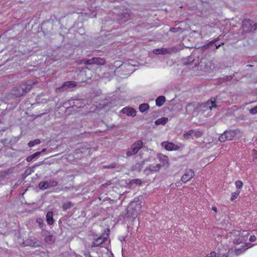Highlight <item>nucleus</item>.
<instances>
[{
	"label": "nucleus",
	"mask_w": 257,
	"mask_h": 257,
	"mask_svg": "<svg viewBox=\"0 0 257 257\" xmlns=\"http://www.w3.org/2000/svg\"><path fill=\"white\" fill-rule=\"evenodd\" d=\"M33 87V83L31 80H28L25 83L20 84L12 90V94L16 97H20L25 95L29 92Z\"/></svg>",
	"instance_id": "1"
},
{
	"label": "nucleus",
	"mask_w": 257,
	"mask_h": 257,
	"mask_svg": "<svg viewBox=\"0 0 257 257\" xmlns=\"http://www.w3.org/2000/svg\"><path fill=\"white\" fill-rule=\"evenodd\" d=\"M141 203L139 199L137 201L135 199L130 203L127 209L126 215L128 217L136 218L138 216L142 208Z\"/></svg>",
	"instance_id": "2"
},
{
	"label": "nucleus",
	"mask_w": 257,
	"mask_h": 257,
	"mask_svg": "<svg viewBox=\"0 0 257 257\" xmlns=\"http://www.w3.org/2000/svg\"><path fill=\"white\" fill-rule=\"evenodd\" d=\"M132 17V13L127 9L123 10L118 14L113 15V19L119 24H123Z\"/></svg>",
	"instance_id": "3"
},
{
	"label": "nucleus",
	"mask_w": 257,
	"mask_h": 257,
	"mask_svg": "<svg viewBox=\"0 0 257 257\" xmlns=\"http://www.w3.org/2000/svg\"><path fill=\"white\" fill-rule=\"evenodd\" d=\"M240 137V132L238 130L225 131L221 134L218 140L221 142H224L227 140H231L235 138Z\"/></svg>",
	"instance_id": "4"
},
{
	"label": "nucleus",
	"mask_w": 257,
	"mask_h": 257,
	"mask_svg": "<svg viewBox=\"0 0 257 257\" xmlns=\"http://www.w3.org/2000/svg\"><path fill=\"white\" fill-rule=\"evenodd\" d=\"M242 27L244 32H252L257 30V23L250 19H245L242 22Z\"/></svg>",
	"instance_id": "5"
},
{
	"label": "nucleus",
	"mask_w": 257,
	"mask_h": 257,
	"mask_svg": "<svg viewBox=\"0 0 257 257\" xmlns=\"http://www.w3.org/2000/svg\"><path fill=\"white\" fill-rule=\"evenodd\" d=\"M143 143L142 141L139 140L135 142L131 148H128L126 151V156L127 157L137 154L139 150L142 148Z\"/></svg>",
	"instance_id": "6"
},
{
	"label": "nucleus",
	"mask_w": 257,
	"mask_h": 257,
	"mask_svg": "<svg viewBox=\"0 0 257 257\" xmlns=\"http://www.w3.org/2000/svg\"><path fill=\"white\" fill-rule=\"evenodd\" d=\"M76 86V83L74 81H66L65 82L61 87L57 88L56 91L57 92H62L65 90H68L69 89L74 87Z\"/></svg>",
	"instance_id": "7"
},
{
	"label": "nucleus",
	"mask_w": 257,
	"mask_h": 257,
	"mask_svg": "<svg viewBox=\"0 0 257 257\" xmlns=\"http://www.w3.org/2000/svg\"><path fill=\"white\" fill-rule=\"evenodd\" d=\"M161 167V164H157L156 165H150L148 167H146L143 171L144 174L146 176H149L150 174L153 173L155 172L159 171Z\"/></svg>",
	"instance_id": "8"
},
{
	"label": "nucleus",
	"mask_w": 257,
	"mask_h": 257,
	"mask_svg": "<svg viewBox=\"0 0 257 257\" xmlns=\"http://www.w3.org/2000/svg\"><path fill=\"white\" fill-rule=\"evenodd\" d=\"M198 107L201 108H205L211 110L212 108H216L217 107V105L215 103V100H212V99L209 100L204 103H198Z\"/></svg>",
	"instance_id": "9"
},
{
	"label": "nucleus",
	"mask_w": 257,
	"mask_h": 257,
	"mask_svg": "<svg viewBox=\"0 0 257 257\" xmlns=\"http://www.w3.org/2000/svg\"><path fill=\"white\" fill-rule=\"evenodd\" d=\"M161 145L167 151H177L180 149V147L175 145L173 143L169 142H163Z\"/></svg>",
	"instance_id": "10"
},
{
	"label": "nucleus",
	"mask_w": 257,
	"mask_h": 257,
	"mask_svg": "<svg viewBox=\"0 0 257 257\" xmlns=\"http://www.w3.org/2000/svg\"><path fill=\"white\" fill-rule=\"evenodd\" d=\"M194 176V172L191 169H186L185 170L184 174L181 178V180L184 183H186L187 182L190 180Z\"/></svg>",
	"instance_id": "11"
},
{
	"label": "nucleus",
	"mask_w": 257,
	"mask_h": 257,
	"mask_svg": "<svg viewBox=\"0 0 257 257\" xmlns=\"http://www.w3.org/2000/svg\"><path fill=\"white\" fill-rule=\"evenodd\" d=\"M161 51L162 52V55L172 54L178 52L179 49L177 47L174 46L167 48H162Z\"/></svg>",
	"instance_id": "12"
},
{
	"label": "nucleus",
	"mask_w": 257,
	"mask_h": 257,
	"mask_svg": "<svg viewBox=\"0 0 257 257\" xmlns=\"http://www.w3.org/2000/svg\"><path fill=\"white\" fill-rule=\"evenodd\" d=\"M121 112L126 114L127 116H135L136 115L137 111L133 108L125 107L121 110Z\"/></svg>",
	"instance_id": "13"
},
{
	"label": "nucleus",
	"mask_w": 257,
	"mask_h": 257,
	"mask_svg": "<svg viewBox=\"0 0 257 257\" xmlns=\"http://www.w3.org/2000/svg\"><path fill=\"white\" fill-rule=\"evenodd\" d=\"M157 158L162 163V164H161V167L165 166L166 165L167 166H168L169 159L168 156L161 154H159L158 155Z\"/></svg>",
	"instance_id": "14"
},
{
	"label": "nucleus",
	"mask_w": 257,
	"mask_h": 257,
	"mask_svg": "<svg viewBox=\"0 0 257 257\" xmlns=\"http://www.w3.org/2000/svg\"><path fill=\"white\" fill-rule=\"evenodd\" d=\"M144 164L145 161H141L140 162L136 163L132 166L131 168L132 171H138L140 172L143 168Z\"/></svg>",
	"instance_id": "15"
},
{
	"label": "nucleus",
	"mask_w": 257,
	"mask_h": 257,
	"mask_svg": "<svg viewBox=\"0 0 257 257\" xmlns=\"http://www.w3.org/2000/svg\"><path fill=\"white\" fill-rule=\"evenodd\" d=\"M197 108V107H196L195 103L194 102L189 103L186 107V113L188 114H193Z\"/></svg>",
	"instance_id": "16"
},
{
	"label": "nucleus",
	"mask_w": 257,
	"mask_h": 257,
	"mask_svg": "<svg viewBox=\"0 0 257 257\" xmlns=\"http://www.w3.org/2000/svg\"><path fill=\"white\" fill-rule=\"evenodd\" d=\"M92 63L93 65L96 64L99 66H102L106 64V61L102 58L93 57L92 58Z\"/></svg>",
	"instance_id": "17"
},
{
	"label": "nucleus",
	"mask_w": 257,
	"mask_h": 257,
	"mask_svg": "<svg viewBox=\"0 0 257 257\" xmlns=\"http://www.w3.org/2000/svg\"><path fill=\"white\" fill-rule=\"evenodd\" d=\"M106 239V238H105L104 237H102V236L97 237L93 242L92 244H91V247H93L99 246L100 245H101L103 243H104L105 242Z\"/></svg>",
	"instance_id": "18"
},
{
	"label": "nucleus",
	"mask_w": 257,
	"mask_h": 257,
	"mask_svg": "<svg viewBox=\"0 0 257 257\" xmlns=\"http://www.w3.org/2000/svg\"><path fill=\"white\" fill-rule=\"evenodd\" d=\"M46 221L48 225H52L55 222L53 218V213L52 211H48L46 214Z\"/></svg>",
	"instance_id": "19"
},
{
	"label": "nucleus",
	"mask_w": 257,
	"mask_h": 257,
	"mask_svg": "<svg viewBox=\"0 0 257 257\" xmlns=\"http://www.w3.org/2000/svg\"><path fill=\"white\" fill-rule=\"evenodd\" d=\"M206 61H207V60L206 58H202L200 59V62L198 63L197 65L196 64V66H197V69H200L201 70H204L205 71H206L207 70V68H206V67L207 65L206 64Z\"/></svg>",
	"instance_id": "20"
},
{
	"label": "nucleus",
	"mask_w": 257,
	"mask_h": 257,
	"mask_svg": "<svg viewBox=\"0 0 257 257\" xmlns=\"http://www.w3.org/2000/svg\"><path fill=\"white\" fill-rule=\"evenodd\" d=\"M184 65H187L192 64L195 61V58L193 56L190 55L186 58H184L182 60Z\"/></svg>",
	"instance_id": "21"
},
{
	"label": "nucleus",
	"mask_w": 257,
	"mask_h": 257,
	"mask_svg": "<svg viewBox=\"0 0 257 257\" xmlns=\"http://www.w3.org/2000/svg\"><path fill=\"white\" fill-rule=\"evenodd\" d=\"M166 101L165 97L164 96H160L156 99V105L161 107Z\"/></svg>",
	"instance_id": "22"
},
{
	"label": "nucleus",
	"mask_w": 257,
	"mask_h": 257,
	"mask_svg": "<svg viewBox=\"0 0 257 257\" xmlns=\"http://www.w3.org/2000/svg\"><path fill=\"white\" fill-rule=\"evenodd\" d=\"M44 241L48 244H52L55 242V237L51 234L49 236H46V238H44Z\"/></svg>",
	"instance_id": "23"
},
{
	"label": "nucleus",
	"mask_w": 257,
	"mask_h": 257,
	"mask_svg": "<svg viewBox=\"0 0 257 257\" xmlns=\"http://www.w3.org/2000/svg\"><path fill=\"white\" fill-rule=\"evenodd\" d=\"M168 121V118L165 117H162L160 118H159L155 121V124L157 125H165Z\"/></svg>",
	"instance_id": "24"
},
{
	"label": "nucleus",
	"mask_w": 257,
	"mask_h": 257,
	"mask_svg": "<svg viewBox=\"0 0 257 257\" xmlns=\"http://www.w3.org/2000/svg\"><path fill=\"white\" fill-rule=\"evenodd\" d=\"M36 222L38 224L39 227L42 229L46 228L47 226L44 222L43 219L41 217H38L36 219Z\"/></svg>",
	"instance_id": "25"
},
{
	"label": "nucleus",
	"mask_w": 257,
	"mask_h": 257,
	"mask_svg": "<svg viewBox=\"0 0 257 257\" xmlns=\"http://www.w3.org/2000/svg\"><path fill=\"white\" fill-rule=\"evenodd\" d=\"M150 108V106L148 103H142L139 106V110L140 111L144 113L148 110Z\"/></svg>",
	"instance_id": "26"
},
{
	"label": "nucleus",
	"mask_w": 257,
	"mask_h": 257,
	"mask_svg": "<svg viewBox=\"0 0 257 257\" xmlns=\"http://www.w3.org/2000/svg\"><path fill=\"white\" fill-rule=\"evenodd\" d=\"M74 204L70 201L66 202L63 203L62 208L63 210H67L68 209H70V208L74 206Z\"/></svg>",
	"instance_id": "27"
},
{
	"label": "nucleus",
	"mask_w": 257,
	"mask_h": 257,
	"mask_svg": "<svg viewBox=\"0 0 257 257\" xmlns=\"http://www.w3.org/2000/svg\"><path fill=\"white\" fill-rule=\"evenodd\" d=\"M41 143V141L40 139H35L33 141H30L28 144V145L29 147L31 148V147H34V146L36 145H38V144H40Z\"/></svg>",
	"instance_id": "28"
},
{
	"label": "nucleus",
	"mask_w": 257,
	"mask_h": 257,
	"mask_svg": "<svg viewBox=\"0 0 257 257\" xmlns=\"http://www.w3.org/2000/svg\"><path fill=\"white\" fill-rule=\"evenodd\" d=\"M39 187L41 190H45L49 188L47 181L41 182L39 184Z\"/></svg>",
	"instance_id": "29"
},
{
	"label": "nucleus",
	"mask_w": 257,
	"mask_h": 257,
	"mask_svg": "<svg viewBox=\"0 0 257 257\" xmlns=\"http://www.w3.org/2000/svg\"><path fill=\"white\" fill-rule=\"evenodd\" d=\"M218 40V38L215 39L210 41L207 44L204 45L203 46V48H204V49H208L210 46H213Z\"/></svg>",
	"instance_id": "30"
},
{
	"label": "nucleus",
	"mask_w": 257,
	"mask_h": 257,
	"mask_svg": "<svg viewBox=\"0 0 257 257\" xmlns=\"http://www.w3.org/2000/svg\"><path fill=\"white\" fill-rule=\"evenodd\" d=\"M44 164V161H42V162H39L38 164H34L32 167H31L30 168V171L29 172V173L28 174H30L32 172H34V169L39 166H40L42 164Z\"/></svg>",
	"instance_id": "31"
},
{
	"label": "nucleus",
	"mask_w": 257,
	"mask_h": 257,
	"mask_svg": "<svg viewBox=\"0 0 257 257\" xmlns=\"http://www.w3.org/2000/svg\"><path fill=\"white\" fill-rule=\"evenodd\" d=\"M47 181L49 188L56 186L58 185V182L54 180H50Z\"/></svg>",
	"instance_id": "32"
},
{
	"label": "nucleus",
	"mask_w": 257,
	"mask_h": 257,
	"mask_svg": "<svg viewBox=\"0 0 257 257\" xmlns=\"http://www.w3.org/2000/svg\"><path fill=\"white\" fill-rule=\"evenodd\" d=\"M239 194H240L239 190H236L235 192L232 193L230 200L231 201H234L235 199L237 198V197L238 196Z\"/></svg>",
	"instance_id": "33"
},
{
	"label": "nucleus",
	"mask_w": 257,
	"mask_h": 257,
	"mask_svg": "<svg viewBox=\"0 0 257 257\" xmlns=\"http://www.w3.org/2000/svg\"><path fill=\"white\" fill-rule=\"evenodd\" d=\"M194 133V131L193 130H191L188 132H185L183 136L185 139H189V137L191 136Z\"/></svg>",
	"instance_id": "34"
},
{
	"label": "nucleus",
	"mask_w": 257,
	"mask_h": 257,
	"mask_svg": "<svg viewBox=\"0 0 257 257\" xmlns=\"http://www.w3.org/2000/svg\"><path fill=\"white\" fill-rule=\"evenodd\" d=\"M130 184H134L135 183L137 185H141L142 183V181L140 179H132L130 182Z\"/></svg>",
	"instance_id": "35"
},
{
	"label": "nucleus",
	"mask_w": 257,
	"mask_h": 257,
	"mask_svg": "<svg viewBox=\"0 0 257 257\" xmlns=\"http://www.w3.org/2000/svg\"><path fill=\"white\" fill-rule=\"evenodd\" d=\"M9 172L8 171H1L0 172V181L3 180L6 176L8 175Z\"/></svg>",
	"instance_id": "36"
},
{
	"label": "nucleus",
	"mask_w": 257,
	"mask_h": 257,
	"mask_svg": "<svg viewBox=\"0 0 257 257\" xmlns=\"http://www.w3.org/2000/svg\"><path fill=\"white\" fill-rule=\"evenodd\" d=\"M46 228L44 229V230H42L41 235L44 236V238H46V236H49L51 233L50 231L47 230Z\"/></svg>",
	"instance_id": "37"
},
{
	"label": "nucleus",
	"mask_w": 257,
	"mask_h": 257,
	"mask_svg": "<svg viewBox=\"0 0 257 257\" xmlns=\"http://www.w3.org/2000/svg\"><path fill=\"white\" fill-rule=\"evenodd\" d=\"M82 63L85 65H93L92 63V58L91 59H83Z\"/></svg>",
	"instance_id": "38"
},
{
	"label": "nucleus",
	"mask_w": 257,
	"mask_h": 257,
	"mask_svg": "<svg viewBox=\"0 0 257 257\" xmlns=\"http://www.w3.org/2000/svg\"><path fill=\"white\" fill-rule=\"evenodd\" d=\"M116 164L115 163H112L109 165H104L103 166V168L104 169H111L114 168L116 167Z\"/></svg>",
	"instance_id": "39"
},
{
	"label": "nucleus",
	"mask_w": 257,
	"mask_h": 257,
	"mask_svg": "<svg viewBox=\"0 0 257 257\" xmlns=\"http://www.w3.org/2000/svg\"><path fill=\"white\" fill-rule=\"evenodd\" d=\"M235 186L237 189H240L243 185L242 182L240 180H237L235 183Z\"/></svg>",
	"instance_id": "40"
},
{
	"label": "nucleus",
	"mask_w": 257,
	"mask_h": 257,
	"mask_svg": "<svg viewBox=\"0 0 257 257\" xmlns=\"http://www.w3.org/2000/svg\"><path fill=\"white\" fill-rule=\"evenodd\" d=\"M249 113L252 115L257 114V106L250 109Z\"/></svg>",
	"instance_id": "41"
},
{
	"label": "nucleus",
	"mask_w": 257,
	"mask_h": 257,
	"mask_svg": "<svg viewBox=\"0 0 257 257\" xmlns=\"http://www.w3.org/2000/svg\"><path fill=\"white\" fill-rule=\"evenodd\" d=\"M29 245H30L33 247H37L39 246L38 243L37 241H34L32 240L30 241L29 243Z\"/></svg>",
	"instance_id": "42"
},
{
	"label": "nucleus",
	"mask_w": 257,
	"mask_h": 257,
	"mask_svg": "<svg viewBox=\"0 0 257 257\" xmlns=\"http://www.w3.org/2000/svg\"><path fill=\"white\" fill-rule=\"evenodd\" d=\"M181 30V28L178 27V28H171L170 29V31L173 33L177 32Z\"/></svg>",
	"instance_id": "43"
},
{
	"label": "nucleus",
	"mask_w": 257,
	"mask_h": 257,
	"mask_svg": "<svg viewBox=\"0 0 257 257\" xmlns=\"http://www.w3.org/2000/svg\"><path fill=\"white\" fill-rule=\"evenodd\" d=\"M34 159H35V157L34 156V155L32 154V155H30V156L27 157L26 160L28 162H30L32 161Z\"/></svg>",
	"instance_id": "44"
},
{
	"label": "nucleus",
	"mask_w": 257,
	"mask_h": 257,
	"mask_svg": "<svg viewBox=\"0 0 257 257\" xmlns=\"http://www.w3.org/2000/svg\"><path fill=\"white\" fill-rule=\"evenodd\" d=\"M216 253L215 251H212L210 254L207 255L206 256L209 257H217Z\"/></svg>",
	"instance_id": "45"
},
{
	"label": "nucleus",
	"mask_w": 257,
	"mask_h": 257,
	"mask_svg": "<svg viewBox=\"0 0 257 257\" xmlns=\"http://www.w3.org/2000/svg\"><path fill=\"white\" fill-rule=\"evenodd\" d=\"M194 136L196 138H199L202 136V133L199 131L196 132L195 133L194 132Z\"/></svg>",
	"instance_id": "46"
},
{
	"label": "nucleus",
	"mask_w": 257,
	"mask_h": 257,
	"mask_svg": "<svg viewBox=\"0 0 257 257\" xmlns=\"http://www.w3.org/2000/svg\"><path fill=\"white\" fill-rule=\"evenodd\" d=\"M160 49H155L153 50V53L156 55L160 54Z\"/></svg>",
	"instance_id": "47"
},
{
	"label": "nucleus",
	"mask_w": 257,
	"mask_h": 257,
	"mask_svg": "<svg viewBox=\"0 0 257 257\" xmlns=\"http://www.w3.org/2000/svg\"><path fill=\"white\" fill-rule=\"evenodd\" d=\"M41 153H42V152H36V153L33 154V155L36 158L37 157H38L41 155Z\"/></svg>",
	"instance_id": "48"
},
{
	"label": "nucleus",
	"mask_w": 257,
	"mask_h": 257,
	"mask_svg": "<svg viewBox=\"0 0 257 257\" xmlns=\"http://www.w3.org/2000/svg\"><path fill=\"white\" fill-rule=\"evenodd\" d=\"M240 242H241V241H240L239 239H235L233 241V243L235 244H239Z\"/></svg>",
	"instance_id": "49"
},
{
	"label": "nucleus",
	"mask_w": 257,
	"mask_h": 257,
	"mask_svg": "<svg viewBox=\"0 0 257 257\" xmlns=\"http://www.w3.org/2000/svg\"><path fill=\"white\" fill-rule=\"evenodd\" d=\"M255 238V236L252 235V236H250L249 240L250 241H253Z\"/></svg>",
	"instance_id": "50"
},
{
	"label": "nucleus",
	"mask_w": 257,
	"mask_h": 257,
	"mask_svg": "<svg viewBox=\"0 0 257 257\" xmlns=\"http://www.w3.org/2000/svg\"><path fill=\"white\" fill-rule=\"evenodd\" d=\"M7 141V139H2L1 140V142L3 144H5V143Z\"/></svg>",
	"instance_id": "51"
},
{
	"label": "nucleus",
	"mask_w": 257,
	"mask_h": 257,
	"mask_svg": "<svg viewBox=\"0 0 257 257\" xmlns=\"http://www.w3.org/2000/svg\"><path fill=\"white\" fill-rule=\"evenodd\" d=\"M223 44H224V43H221V44H219V45H215L216 49H218V48H219V47H220L222 45H223Z\"/></svg>",
	"instance_id": "52"
},
{
	"label": "nucleus",
	"mask_w": 257,
	"mask_h": 257,
	"mask_svg": "<svg viewBox=\"0 0 257 257\" xmlns=\"http://www.w3.org/2000/svg\"><path fill=\"white\" fill-rule=\"evenodd\" d=\"M212 210H213L214 212H217V208L215 206H213L212 207Z\"/></svg>",
	"instance_id": "53"
},
{
	"label": "nucleus",
	"mask_w": 257,
	"mask_h": 257,
	"mask_svg": "<svg viewBox=\"0 0 257 257\" xmlns=\"http://www.w3.org/2000/svg\"><path fill=\"white\" fill-rule=\"evenodd\" d=\"M232 77L231 76H228L226 77V80H229L232 79Z\"/></svg>",
	"instance_id": "54"
},
{
	"label": "nucleus",
	"mask_w": 257,
	"mask_h": 257,
	"mask_svg": "<svg viewBox=\"0 0 257 257\" xmlns=\"http://www.w3.org/2000/svg\"><path fill=\"white\" fill-rule=\"evenodd\" d=\"M84 256L85 257H91V255H90L89 253H86L84 254Z\"/></svg>",
	"instance_id": "55"
},
{
	"label": "nucleus",
	"mask_w": 257,
	"mask_h": 257,
	"mask_svg": "<svg viewBox=\"0 0 257 257\" xmlns=\"http://www.w3.org/2000/svg\"><path fill=\"white\" fill-rule=\"evenodd\" d=\"M217 257H227V256L226 254H224L222 255H218Z\"/></svg>",
	"instance_id": "56"
},
{
	"label": "nucleus",
	"mask_w": 257,
	"mask_h": 257,
	"mask_svg": "<svg viewBox=\"0 0 257 257\" xmlns=\"http://www.w3.org/2000/svg\"><path fill=\"white\" fill-rule=\"evenodd\" d=\"M143 161H145V163L146 162H149L150 159L149 158L146 159L144 160Z\"/></svg>",
	"instance_id": "57"
},
{
	"label": "nucleus",
	"mask_w": 257,
	"mask_h": 257,
	"mask_svg": "<svg viewBox=\"0 0 257 257\" xmlns=\"http://www.w3.org/2000/svg\"><path fill=\"white\" fill-rule=\"evenodd\" d=\"M46 151H47V149L46 148H44V149H42V150L41 152H42H42H45Z\"/></svg>",
	"instance_id": "58"
},
{
	"label": "nucleus",
	"mask_w": 257,
	"mask_h": 257,
	"mask_svg": "<svg viewBox=\"0 0 257 257\" xmlns=\"http://www.w3.org/2000/svg\"><path fill=\"white\" fill-rule=\"evenodd\" d=\"M253 152H254V154L256 155L257 154V151L255 150H253Z\"/></svg>",
	"instance_id": "59"
},
{
	"label": "nucleus",
	"mask_w": 257,
	"mask_h": 257,
	"mask_svg": "<svg viewBox=\"0 0 257 257\" xmlns=\"http://www.w3.org/2000/svg\"><path fill=\"white\" fill-rule=\"evenodd\" d=\"M5 131V130H0V134H2V132H4Z\"/></svg>",
	"instance_id": "60"
},
{
	"label": "nucleus",
	"mask_w": 257,
	"mask_h": 257,
	"mask_svg": "<svg viewBox=\"0 0 257 257\" xmlns=\"http://www.w3.org/2000/svg\"><path fill=\"white\" fill-rule=\"evenodd\" d=\"M160 50H161V48L160 49ZM160 54L162 55V52L161 51L160 52Z\"/></svg>",
	"instance_id": "61"
},
{
	"label": "nucleus",
	"mask_w": 257,
	"mask_h": 257,
	"mask_svg": "<svg viewBox=\"0 0 257 257\" xmlns=\"http://www.w3.org/2000/svg\"><path fill=\"white\" fill-rule=\"evenodd\" d=\"M25 173H26V174H27V175H28V174L29 173H28V170H26V171H25Z\"/></svg>",
	"instance_id": "62"
},
{
	"label": "nucleus",
	"mask_w": 257,
	"mask_h": 257,
	"mask_svg": "<svg viewBox=\"0 0 257 257\" xmlns=\"http://www.w3.org/2000/svg\"><path fill=\"white\" fill-rule=\"evenodd\" d=\"M205 257H209V256H205Z\"/></svg>",
	"instance_id": "63"
}]
</instances>
